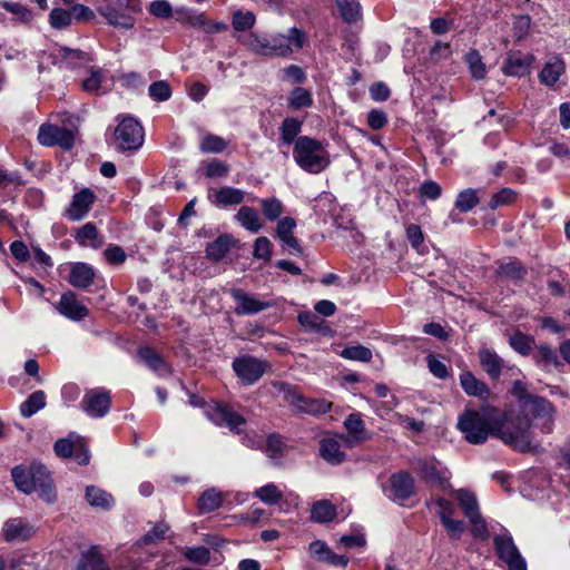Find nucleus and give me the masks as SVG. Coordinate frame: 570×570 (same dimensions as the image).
Instances as JSON below:
<instances>
[{
  "label": "nucleus",
  "mask_w": 570,
  "mask_h": 570,
  "mask_svg": "<svg viewBox=\"0 0 570 570\" xmlns=\"http://www.w3.org/2000/svg\"><path fill=\"white\" fill-rule=\"evenodd\" d=\"M532 358L535 365L544 372H550L552 368L561 366L557 352L546 344L535 346Z\"/></svg>",
  "instance_id": "bb28decb"
},
{
  "label": "nucleus",
  "mask_w": 570,
  "mask_h": 570,
  "mask_svg": "<svg viewBox=\"0 0 570 570\" xmlns=\"http://www.w3.org/2000/svg\"><path fill=\"white\" fill-rule=\"evenodd\" d=\"M115 142L119 150L134 151L144 144V128L140 122L131 117L125 116L114 131Z\"/></svg>",
  "instance_id": "39448f33"
},
{
  "label": "nucleus",
  "mask_w": 570,
  "mask_h": 570,
  "mask_svg": "<svg viewBox=\"0 0 570 570\" xmlns=\"http://www.w3.org/2000/svg\"><path fill=\"white\" fill-rule=\"evenodd\" d=\"M11 475L16 487L23 493L30 494L33 492V483L31 482L33 471L32 464L29 468L18 465L11 470Z\"/></svg>",
  "instance_id": "4c0bfd02"
},
{
  "label": "nucleus",
  "mask_w": 570,
  "mask_h": 570,
  "mask_svg": "<svg viewBox=\"0 0 570 570\" xmlns=\"http://www.w3.org/2000/svg\"><path fill=\"white\" fill-rule=\"evenodd\" d=\"M511 347L519 354L527 356L530 355L535 345L534 338L521 332H515L510 338Z\"/></svg>",
  "instance_id": "8fccbe9b"
},
{
  "label": "nucleus",
  "mask_w": 570,
  "mask_h": 570,
  "mask_svg": "<svg viewBox=\"0 0 570 570\" xmlns=\"http://www.w3.org/2000/svg\"><path fill=\"white\" fill-rule=\"evenodd\" d=\"M76 570H110L98 546H92L81 553Z\"/></svg>",
  "instance_id": "cd10ccee"
},
{
  "label": "nucleus",
  "mask_w": 570,
  "mask_h": 570,
  "mask_svg": "<svg viewBox=\"0 0 570 570\" xmlns=\"http://www.w3.org/2000/svg\"><path fill=\"white\" fill-rule=\"evenodd\" d=\"M1 533L8 542L26 541L33 535L35 529L21 519H10L3 523Z\"/></svg>",
  "instance_id": "5701e85b"
},
{
  "label": "nucleus",
  "mask_w": 570,
  "mask_h": 570,
  "mask_svg": "<svg viewBox=\"0 0 570 570\" xmlns=\"http://www.w3.org/2000/svg\"><path fill=\"white\" fill-rule=\"evenodd\" d=\"M479 361L482 368L492 380L500 377L504 362L495 352L489 348H481L479 351Z\"/></svg>",
  "instance_id": "c756f323"
},
{
  "label": "nucleus",
  "mask_w": 570,
  "mask_h": 570,
  "mask_svg": "<svg viewBox=\"0 0 570 570\" xmlns=\"http://www.w3.org/2000/svg\"><path fill=\"white\" fill-rule=\"evenodd\" d=\"M215 199L213 203L219 207H227L238 205L244 202L245 193L234 187H222L214 194Z\"/></svg>",
  "instance_id": "f704fd0d"
},
{
  "label": "nucleus",
  "mask_w": 570,
  "mask_h": 570,
  "mask_svg": "<svg viewBox=\"0 0 570 570\" xmlns=\"http://www.w3.org/2000/svg\"><path fill=\"white\" fill-rule=\"evenodd\" d=\"M340 17L352 24L362 19V6L358 0H335Z\"/></svg>",
  "instance_id": "2f4dec72"
},
{
  "label": "nucleus",
  "mask_w": 570,
  "mask_h": 570,
  "mask_svg": "<svg viewBox=\"0 0 570 570\" xmlns=\"http://www.w3.org/2000/svg\"><path fill=\"white\" fill-rule=\"evenodd\" d=\"M385 495L395 502H403L415 493L413 476L406 471H397L391 474L389 487L382 485Z\"/></svg>",
  "instance_id": "9b49d317"
},
{
  "label": "nucleus",
  "mask_w": 570,
  "mask_h": 570,
  "mask_svg": "<svg viewBox=\"0 0 570 570\" xmlns=\"http://www.w3.org/2000/svg\"><path fill=\"white\" fill-rule=\"evenodd\" d=\"M227 145L228 142L224 138L213 134H207L204 136L199 148L203 153L218 154L224 151Z\"/></svg>",
  "instance_id": "13d9d810"
},
{
  "label": "nucleus",
  "mask_w": 570,
  "mask_h": 570,
  "mask_svg": "<svg viewBox=\"0 0 570 570\" xmlns=\"http://www.w3.org/2000/svg\"><path fill=\"white\" fill-rule=\"evenodd\" d=\"M33 475L31 482L33 483V492L38 493V497L51 503L56 500V491L53 489V482L47 468L40 463L32 464Z\"/></svg>",
  "instance_id": "2eb2a0df"
},
{
  "label": "nucleus",
  "mask_w": 570,
  "mask_h": 570,
  "mask_svg": "<svg viewBox=\"0 0 570 570\" xmlns=\"http://www.w3.org/2000/svg\"><path fill=\"white\" fill-rule=\"evenodd\" d=\"M95 200L96 196L94 191L90 188H82L72 196V200L66 210V216L72 222L83 219L88 215Z\"/></svg>",
  "instance_id": "dca6fc26"
},
{
  "label": "nucleus",
  "mask_w": 570,
  "mask_h": 570,
  "mask_svg": "<svg viewBox=\"0 0 570 570\" xmlns=\"http://www.w3.org/2000/svg\"><path fill=\"white\" fill-rule=\"evenodd\" d=\"M234 245L229 235H220L206 247V255L209 259L218 262L223 259Z\"/></svg>",
  "instance_id": "c9c22d12"
},
{
  "label": "nucleus",
  "mask_w": 570,
  "mask_h": 570,
  "mask_svg": "<svg viewBox=\"0 0 570 570\" xmlns=\"http://www.w3.org/2000/svg\"><path fill=\"white\" fill-rule=\"evenodd\" d=\"M110 407V392L102 387L86 391L80 402V409L91 419H101L106 416L109 413Z\"/></svg>",
  "instance_id": "6e6552de"
},
{
  "label": "nucleus",
  "mask_w": 570,
  "mask_h": 570,
  "mask_svg": "<svg viewBox=\"0 0 570 570\" xmlns=\"http://www.w3.org/2000/svg\"><path fill=\"white\" fill-rule=\"evenodd\" d=\"M293 158L301 169L313 175L324 171L331 163L330 154L323 144L308 136L296 139Z\"/></svg>",
  "instance_id": "f03ea898"
},
{
  "label": "nucleus",
  "mask_w": 570,
  "mask_h": 570,
  "mask_svg": "<svg viewBox=\"0 0 570 570\" xmlns=\"http://www.w3.org/2000/svg\"><path fill=\"white\" fill-rule=\"evenodd\" d=\"M188 21L193 27L202 28L207 33H217L227 29V26L222 22H208L205 14L195 13L188 17Z\"/></svg>",
  "instance_id": "5fc2aeb1"
},
{
  "label": "nucleus",
  "mask_w": 570,
  "mask_h": 570,
  "mask_svg": "<svg viewBox=\"0 0 570 570\" xmlns=\"http://www.w3.org/2000/svg\"><path fill=\"white\" fill-rule=\"evenodd\" d=\"M149 12L157 17L167 19L173 14V8L167 0H155L149 4Z\"/></svg>",
  "instance_id": "774afa93"
},
{
  "label": "nucleus",
  "mask_w": 570,
  "mask_h": 570,
  "mask_svg": "<svg viewBox=\"0 0 570 570\" xmlns=\"http://www.w3.org/2000/svg\"><path fill=\"white\" fill-rule=\"evenodd\" d=\"M493 544L498 558L504 563L508 570H528L527 561L521 556L509 532L495 535Z\"/></svg>",
  "instance_id": "0eeeda50"
},
{
  "label": "nucleus",
  "mask_w": 570,
  "mask_h": 570,
  "mask_svg": "<svg viewBox=\"0 0 570 570\" xmlns=\"http://www.w3.org/2000/svg\"><path fill=\"white\" fill-rule=\"evenodd\" d=\"M148 94L156 101H166L171 97V88L167 81L159 80L149 86Z\"/></svg>",
  "instance_id": "680f3d73"
},
{
  "label": "nucleus",
  "mask_w": 570,
  "mask_h": 570,
  "mask_svg": "<svg viewBox=\"0 0 570 570\" xmlns=\"http://www.w3.org/2000/svg\"><path fill=\"white\" fill-rule=\"evenodd\" d=\"M1 7L7 11L16 16V20L21 23H29L33 19V14L30 9L22 6L19 2L2 1Z\"/></svg>",
  "instance_id": "4d7b16f0"
},
{
  "label": "nucleus",
  "mask_w": 570,
  "mask_h": 570,
  "mask_svg": "<svg viewBox=\"0 0 570 570\" xmlns=\"http://www.w3.org/2000/svg\"><path fill=\"white\" fill-rule=\"evenodd\" d=\"M85 498L88 504L95 509L110 510L115 503L110 493L96 485H88L86 488Z\"/></svg>",
  "instance_id": "7c9ffc66"
},
{
  "label": "nucleus",
  "mask_w": 570,
  "mask_h": 570,
  "mask_svg": "<svg viewBox=\"0 0 570 570\" xmlns=\"http://www.w3.org/2000/svg\"><path fill=\"white\" fill-rule=\"evenodd\" d=\"M497 275L500 279L510 281L517 284L525 277L527 268L519 261H510L499 266Z\"/></svg>",
  "instance_id": "72a5a7b5"
},
{
  "label": "nucleus",
  "mask_w": 570,
  "mask_h": 570,
  "mask_svg": "<svg viewBox=\"0 0 570 570\" xmlns=\"http://www.w3.org/2000/svg\"><path fill=\"white\" fill-rule=\"evenodd\" d=\"M72 22L71 10L55 8L49 14V23L53 29H66Z\"/></svg>",
  "instance_id": "6e6d98bb"
},
{
  "label": "nucleus",
  "mask_w": 570,
  "mask_h": 570,
  "mask_svg": "<svg viewBox=\"0 0 570 570\" xmlns=\"http://www.w3.org/2000/svg\"><path fill=\"white\" fill-rule=\"evenodd\" d=\"M313 105L312 92L303 87H295L288 96V107L293 110L308 108Z\"/></svg>",
  "instance_id": "49530a36"
},
{
  "label": "nucleus",
  "mask_w": 570,
  "mask_h": 570,
  "mask_svg": "<svg viewBox=\"0 0 570 570\" xmlns=\"http://www.w3.org/2000/svg\"><path fill=\"white\" fill-rule=\"evenodd\" d=\"M223 501V493L215 488H210L202 493L197 502V508L203 514L209 513L220 508Z\"/></svg>",
  "instance_id": "e433bc0d"
},
{
  "label": "nucleus",
  "mask_w": 570,
  "mask_h": 570,
  "mask_svg": "<svg viewBox=\"0 0 570 570\" xmlns=\"http://www.w3.org/2000/svg\"><path fill=\"white\" fill-rule=\"evenodd\" d=\"M564 71V63L561 59H556L553 62H548L541 70L539 78L540 81L547 86H553Z\"/></svg>",
  "instance_id": "c03bdc74"
},
{
  "label": "nucleus",
  "mask_w": 570,
  "mask_h": 570,
  "mask_svg": "<svg viewBox=\"0 0 570 570\" xmlns=\"http://www.w3.org/2000/svg\"><path fill=\"white\" fill-rule=\"evenodd\" d=\"M430 504L435 508V512L439 514L450 538L460 539L463 533V523L460 520L452 519L453 505L443 498L432 499Z\"/></svg>",
  "instance_id": "4468645a"
},
{
  "label": "nucleus",
  "mask_w": 570,
  "mask_h": 570,
  "mask_svg": "<svg viewBox=\"0 0 570 570\" xmlns=\"http://www.w3.org/2000/svg\"><path fill=\"white\" fill-rule=\"evenodd\" d=\"M46 406V394L43 391L31 393L20 405V413L23 417H30Z\"/></svg>",
  "instance_id": "a19ab883"
},
{
  "label": "nucleus",
  "mask_w": 570,
  "mask_h": 570,
  "mask_svg": "<svg viewBox=\"0 0 570 570\" xmlns=\"http://www.w3.org/2000/svg\"><path fill=\"white\" fill-rule=\"evenodd\" d=\"M267 366V362L252 355L236 357L232 363L236 376L245 385L257 382L266 372Z\"/></svg>",
  "instance_id": "1a4fd4ad"
},
{
  "label": "nucleus",
  "mask_w": 570,
  "mask_h": 570,
  "mask_svg": "<svg viewBox=\"0 0 570 570\" xmlns=\"http://www.w3.org/2000/svg\"><path fill=\"white\" fill-rule=\"evenodd\" d=\"M232 296L237 302V306L235 307L237 315L255 314L271 306L269 303L263 302L245 293L243 289H233Z\"/></svg>",
  "instance_id": "4be33fe9"
},
{
  "label": "nucleus",
  "mask_w": 570,
  "mask_h": 570,
  "mask_svg": "<svg viewBox=\"0 0 570 570\" xmlns=\"http://www.w3.org/2000/svg\"><path fill=\"white\" fill-rule=\"evenodd\" d=\"M187 560L198 564H207L210 559V551L204 546L187 548L184 552Z\"/></svg>",
  "instance_id": "e2e57ef3"
},
{
  "label": "nucleus",
  "mask_w": 570,
  "mask_h": 570,
  "mask_svg": "<svg viewBox=\"0 0 570 570\" xmlns=\"http://www.w3.org/2000/svg\"><path fill=\"white\" fill-rule=\"evenodd\" d=\"M242 42L253 52L263 56H286L292 49L288 46V39L283 35L266 36L249 33Z\"/></svg>",
  "instance_id": "423d86ee"
},
{
  "label": "nucleus",
  "mask_w": 570,
  "mask_h": 570,
  "mask_svg": "<svg viewBox=\"0 0 570 570\" xmlns=\"http://www.w3.org/2000/svg\"><path fill=\"white\" fill-rule=\"evenodd\" d=\"M169 530V527L164 523L159 522L155 524L141 539L140 543L142 544H154L161 540H164L165 534Z\"/></svg>",
  "instance_id": "69168bd1"
},
{
  "label": "nucleus",
  "mask_w": 570,
  "mask_h": 570,
  "mask_svg": "<svg viewBox=\"0 0 570 570\" xmlns=\"http://www.w3.org/2000/svg\"><path fill=\"white\" fill-rule=\"evenodd\" d=\"M73 134L62 127L55 125H42L38 131V141L42 146H60L63 149H70L73 145Z\"/></svg>",
  "instance_id": "ddd939ff"
},
{
  "label": "nucleus",
  "mask_w": 570,
  "mask_h": 570,
  "mask_svg": "<svg viewBox=\"0 0 570 570\" xmlns=\"http://www.w3.org/2000/svg\"><path fill=\"white\" fill-rule=\"evenodd\" d=\"M206 416L218 426H227L230 431L240 433L239 428L246 420L227 405L215 403L206 410Z\"/></svg>",
  "instance_id": "f8f14e48"
},
{
  "label": "nucleus",
  "mask_w": 570,
  "mask_h": 570,
  "mask_svg": "<svg viewBox=\"0 0 570 570\" xmlns=\"http://www.w3.org/2000/svg\"><path fill=\"white\" fill-rule=\"evenodd\" d=\"M335 515L336 509L327 500L317 501L311 509V519L318 523L330 522Z\"/></svg>",
  "instance_id": "79ce46f5"
},
{
  "label": "nucleus",
  "mask_w": 570,
  "mask_h": 570,
  "mask_svg": "<svg viewBox=\"0 0 570 570\" xmlns=\"http://www.w3.org/2000/svg\"><path fill=\"white\" fill-rule=\"evenodd\" d=\"M340 356L350 360L367 363L372 360V351L364 345L346 346L340 352Z\"/></svg>",
  "instance_id": "3c124183"
},
{
  "label": "nucleus",
  "mask_w": 570,
  "mask_h": 570,
  "mask_svg": "<svg viewBox=\"0 0 570 570\" xmlns=\"http://www.w3.org/2000/svg\"><path fill=\"white\" fill-rule=\"evenodd\" d=\"M96 272L94 267L87 263H75L71 266L69 283L77 288L89 287L95 279Z\"/></svg>",
  "instance_id": "a878e982"
},
{
  "label": "nucleus",
  "mask_w": 570,
  "mask_h": 570,
  "mask_svg": "<svg viewBox=\"0 0 570 570\" xmlns=\"http://www.w3.org/2000/svg\"><path fill=\"white\" fill-rule=\"evenodd\" d=\"M265 452L272 459H279L283 456L284 442L279 434L273 433L268 435Z\"/></svg>",
  "instance_id": "0e129e2a"
},
{
  "label": "nucleus",
  "mask_w": 570,
  "mask_h": 570,
  "mask_svg": "<svg viewBox=\"0 0 570 570\" xmlns=\"http://www.w3.org/2000/svg\"><path fill=\"white\" fill-rule=\"evenodd\" d=\"M302 130V122L296 118L287 117L283 120L281 126V144L292 145L298 138Z\"/></svg>",
  "instance_id": "37998d69"
},
{
  "label": "nucleus",
  "mask_w": 570,
  "mask_h": 570,
  "mask_svg": "<svg viewBox=\"0 0 570 570\" xmlns=\"http://www.w3.org/2000/svg\"><path fill=\"white\" fill-rule=\"evenodd\" d=\"M55 58L61 59L67 66L75 67L79 61H83L87 58L86 52L79 49H71L68 47H59L55 50Z\"/></svg>",
  "instance_id": "603ef678"
},
{
  "label": "nucleus",
  "mask_w": 570,
  "mask_h": 570,
  "mask_svg": "<svg viewBox=\"0 0 570 570\" xmlns=\"http://www.w3.org/2000/svg\"><path fill=\"white\" fill-rule=\"evenodd\" d=\"M465 63L468 65L470 75L474 80H482L485 78L488 68L476 50H472L465 56Z\"/></svg>",
  "instance_id": "de8ad7c7"
},
{
  "label": "nucleus",
  "mask_w": 570,
  "mask_h": 570,
  "mask_svg": "<svg viewBox=\"0 0 570 570\" xmlns=\"http://www.w3.org/2000/svg\"><path fill=\"white\" fill-rule=\"evenodd\" d=\"M421 478H423L431 485L445 490L450 487L449 480L444 472L439 470L438 462L434 460L417 459L414 463Z\"/></svg>",
  "instance_id": "f3484780"
},
{
  "label": "nucleus",
  "mask_w": 570,
  "mask_h": 570,
  "mask_svg": "<svg viewBox=\"0 0 570 570\" xmlns=\"http://www.w3.org/2000/svg\"><path fill=\"white\" fill-rule=\"evenodd\" d=\"M534 57L520 51L511 52L504 61L502 71L511 77H524L530 73Z\"/></svg>",
  "instance_id": "a211bd4d"
},
{
  "label": "nucleus",
  "mask_w": 570,
  "mask_h": 570,
  "mask_svg": "<svg viewBox=\"0 0 570 570\" xmlns=\"http://www.w3.org/2000/svg\"><path fill=\"white\" fill-rule=\"evenodd\" d=\"M254 497L267 505H274L283 499V492L274 483H268L256 489Z\"/></svg>",
  "instance_id": "09e8293b"
},
{
  "label": "nucleus",
  "mask_w": 570,
  "mask_h": 570,
  "mask_svg": "<svg viewBox=\"0 0 570 570\" xmlns=\"http://www.w3.org/2000/svg\"><path fill=\"white\" fill-rule=\"evenodd\" d=\"M141 10L139 0H99L97 11L106 22L114 27L129 30L135 26L134 14Z\"/></svg>",
  "instance_id": "7ed1b4c3"
},
{
  "label": "nucleus",
  "mask_w": 570,
  "mask_h": 570,
  "mask_svg": "<svg viewBox=\"0 0 570 570\" xmlns=\"http://www.w3.org/2000/svg\"><path fill=\"white\" fill-rule=\"evenodd\" d=\"M465 528L469 529L471 535L479 541H485L490 537L488 523L482 517L479 503L473 492L465 490Z\"/></svg>",
  "instance_id": "9d476101"
},
{
  "label": "nucleus",
  "mask_w": 570,
  "mask_h": 570,
  "mask_svg": "<svg viewBox=\"0 0 570 570\" xmlns=\"http://www.w3.org/2000/svg\"><path fill=\"white\" fill-rule=\"evenodd\" d=\"M297 321L308 332L327 334L331 331L324 320L309 311L299 313Z\"/></svg>",
  "instance_id": "58836bf2"
},
{
  "label": "nucleus",
  "mask_w": 570,
  "mask_h": 570,
  "mask_svg": "<svg viewBox=\"0 0 570 570\" xmlns=\"http://www.w3.org/2000/svg\"><path fill=\"white\" fill-rule=\"evenodd\" d=\"M489 435L522 453L540 451V444L532 442L531 421L520 410L502 412L494 406H482L481 411L465 410V441L481 444Z\"/></svg>",
  "instance_id": "f257e3e1"
},
{
  "label": "nucleus",
  "mask_w": 570,
  "mask_h": 570,
  "mask_svg": "<svg viewBox=\"0 0 570 570\" xmlns=\"http://www.w3.org/2000/svg\"><path fill=\"white\" fill-rule=\"evenodd\" d=\"M274 386L295 413L321 415L330 412L333 406L332 402L325 399H308L303 396L296 386L288 383L278 382L275 383Z\"/></svg>",
  "instance_id": "20e7f679"
},
{
  "label": "nucleus",
  "mask_w": 570,
  "mask_h": 570,
  "mask_svg": "<svg viewBox=\"0 0 570 570\" xmlns=\"http://www.w3.org/2000/svg\"><path fill=\"white\" fill-rule=\"evenodd\" d=\"M465 394L475 396L481 402L480 410H482V406H490L488 404V401L492 396V393L489 389V386L478 380L471 372L465 371Z\"/></svg>",
  "instance_id": "c85d7f7f"
},
{
  "label": "nucleus",
  "mask_w": 570,
  "mask_h": 570,
  "mask_svg": "<svg viewBox=\"0 0 570 570\" xmlns=\"http://www.w3.org/2000/svg\"><path fill=\"white\" fill-rule=\"evenodd\" d=\"M255 20V14L253 12H243L238 10L233 14L232 24L236 31H246L254 26Z\"/></svg>",
  "instance_id": "bf43d9fd"
},
{
  "label": "nucleus",
  "mask_w": 570,
  "mask_h": 570,
  "mask_svg": "<svg viewBox=\"0 0 570 570\" xmlns=\"http://www.w3.org/2000/svg\"><path fill=\"white\" fill-rule=\"evenodd\" d=\"M102 76L99 70L91 69L89 77L82 81V88L90 94H100Z\"/></svg>",
  "instance_id": "338daca9"
},
{
  "label": "nucleus",
  "mask_w": 570,
  "mask_h": 570,
  "mask_svg": "<svg viewBox=\"0 0 570 570\" xmlns=\"http://www.w3.org/2000/svg\"><path fill=\"white\" fill-rule=\"evenodd\" d=\"M261 207L266 219L274 222L283 214V204L276 197L261 199Z\"/></svg>",
  "instance_id": "864d4df0"
},
{
  "label": "nucleus",
  "mask_w": 570,
  "mask_h": 570,
  "mask_svg": "<svg viewBox=\"0 0 570 570\" xmlns=\"http://www.w3.org/2000/svg\"><path fill=\"white\" fill-rule=\"evenodd\" d=\"M308 553L320 562H324L334 567H346L348 558L344 554H336L327 546L325 541L315 540L308 546Z\"/></svg>",
  "instance_id": "aec40b11"
},
{
  "label": "nucleus",
  "mask_w": 570,
  "mask_h": 570,
  "mask_svg": "<svg viewBox=\"0 0 570 570\" xmlns=\"http://www.w3.org/2000/svg\"><path fill=\"white\" fill-rule=\"evenodd\" d=\"M320 456L332 465L342 464L346 460V454L341 449V443L335 438H324L320 441Z\"/></svg>",
  "instance_id": "b1692460"
},
{
  "label": "nucleus",
  "mask_w": 570,
  "mask_h": 570,
  "mask_svg": "<svg viewBox=\"0 0 570 570\" xmlns=\"http://www.w3.org/2000/svg\"><path fill=\"white\" fill-rule=\"evenodd\" d=\"M137 356L140 362H142L154 372H159L165 367L163 357L149 346L139 347L137 351Z\"/></svg>",
  "instance_id": "a18cd8bd"
},
{
  "label": "nucleus",
  "mask_w": 570,
  "mask_h": 570,
  "mask_svg": "<svg viewBox=\"0 0 570 570\" xmlns=\"http://www.w3.org/2000/svg\"><path fill=\"white\" fill-rule=\"evenodd\" d=\"M296 227V220L292 217H284L278 220L276 227V236L288 248L291 255L299 256L303 254L298 239L294 236L293 230Z\"/></svg>",
  "instance_id": "412c9836"
},
{
  "label": "nucleus",
  "mask_w": 570,
  "mask_h": 570,
  "mask_svg": "<svg viewBox=\"0 0 570 570\" xmlns=\"http://www.w3.org/2000/svg\"><path fill=\"white\" fill-rule=\"evenodd\" d=\"M98 229L94 223H87L78 228L75 239L80 246H90L98 248L101 245V240L98 238Z\"/></svg>",
  "instance_id": "ea45409f"
},
{
  "label": "nucleus",
  "mask_w": 570,
  "mask_h": 570,
  "mask_svg": "<svg viewBox=\"0 0 570 570\" xmlns=\"http://www.w3.org/2000/svg\"><path fill=\"white\" fill-rule=\"evenodd\" d=\"M517 198V193L511 188H502L500 191L495 193L489 203V207L491 209H497L501 206L510 205Z\"/></svg>",
  "instance_id": "052dcab7"
},
{
  "label": "nucleus",
  "mask_w": 570,
  "mask_h": 570,
  "mask_svg": "<svg viewBox=\"0 0 570 570\" xmlns=\"http://www.w3.org/2000/svg\"><path fill=\"white\" fill-rule=\"evenodd\" d=\"M58 312L72 321H81L88 316V308L77 299V295L68 291L63 293L57 304Z\"/></svg>",
  "instance_id": "6ab92c4d"
},
{
  "label": "nucleus",
  "mask_w": 570,
  "mask_h": 570,
  "mask_svg": "<svg viewBox=\"0 0 570 570\" xmlns=\"http://www.w3.org/2000/svg\"><path fill=\"white\" fill-rule=\"evenodd\" d=\"M520 411L525 414L529 419L537 420L541 416L547 415L550 412H556L554 405L542 396H529L524 400L523 404H520Z\"/></svg>",
  "instance_id": "393cba45"
},
{
  "label": "nucleus",
  "mask_w": 570,
  "mask_h": 570,
  "mask_svg": "<svg viewBox=\"0 0 570 570\" xmlns=\"http://www.w3.org/2000/svg\"><path fill=\"white\" fill-rule=\"evenodd\" d=\"M235 219L250 233H258L263 227L259 214L249 206H242L235 215Z\"/></svg>",
  "instance_id": "473e14b6"
}]
</instances>
